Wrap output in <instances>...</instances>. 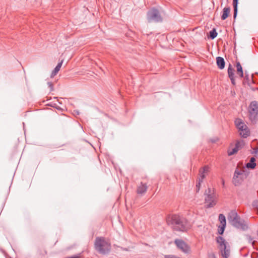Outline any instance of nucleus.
<instances>
[{
    "mask_svg": "<svg viewBox=\"0 0 258 258\" xmlns=\"http://www.w3.org/2000/svg\"><path fill=\"white\" fill-rule=\"evenodd\" d=\"M235 124L238 129L239 135L243 138H247L250 135V131L247 125L240 118H236Z\"/></svg>",
    "mask_w": 258,
    "mask_h": 258,
    "instance_id": "6",
    "label": "nucleus"
},
{
    "mask_svg": "<svg viewBox=\"0 0 258 258\" xmlns=\"http://www.w3.org/2000/svg\"><path fill=\"white\" fill-rule=\"evenodd\" d=\"M148 189V186L146 183L141 182L138 186L137 191L138 194L143 195L146 193Z\"/></svg>",
    "mask_w": 258,
    "mask_h": 258,
    "instance_id": "11",
    "label": "nucleus"
},
{
    "mask_svg": "<svg viewBox=\"0 0 258 258\" xmlns=\"http://www.w3.org/2000/svg\"><path fill=\"white\" fill-rule=\"evenodd\" d=\"M175 243L177 247L185 253H188L190 251L189 246L183 240L176 239Z\"/></svg>",
    "mask_w": 258,
    "mask_h": 258,
    "instance_id": "9",
    "label": "nucleus"
},
{
    "mask_svg": "<svg viewBox=\"0 0 258 258\" xmlns=\"http://www.w3.org/2000/svg\"><path fill=\"white\" fill-rule=\"evenodd\" d=\"M216 241L218 244V248L221 253L222 256L224 258H228L230 255V249L227 246V242L221 236L216 238Z\"/></svg>",
    "mask_w": 258,
    "mask_h": 258,
    "instance_id": "5",
    "label": "nucleus"
},
{
    "mask_svg": "<svg viewBox=\"0 0 258 258\" xmlns=\"http://www.w3.org/2000/svg\"><path fill=\"white\" fill-rule=\"evenodd\" d=\"M219 220L220 222L221 225L226 226V218H225V216L223 214H219Z\"/></svg>",
    "mask_w": 258,
    "mask_h": 258,
    "instance_id": "21",
    "label": "nucleus"
},
{
    "mask_svg": "<svg viewBox=\"0 0 258 258\" xmlns=\"http://www.w3.org/2000/svg\"><path fill=\"white\" fill-rule=\"evenodd\" d=\"M255 159L254 157H251L250 159L249 162L247 163L246 167L247 168L254 169L256 166Z\"/></svg>",
    "mask_w": 258,
    "mask_h": 258,
    "instance_id": "16",
    "label": "nucleus"
},
{
    "mask_svg": "<svg viewBox=\"0 0 258 258\" xmlns=\"http://www.w3.org/2000/svg\"><path fill=\"white\" fill-rule=\"evenodd\" d=\"M69 258H79V256H76V255H75V256H72L71 257H70Z\"/></svg>",
    "mask_w": 258,
    "mask_h": 258,
    "instance_id": "28",
    "label": "nucleus"
},
{
    "mask_svg": "<svg viewBox=\"0 0 258 258\" xmlns=\"http://www.w3.org/2000/svg\"><path fill=\"white\" fill-rule=\"evenodd\" d=\"M47 85H48L49 88H50V91H52L53 90V84L51 82H48L47 83Z\"/></svg>",
    "mask_w": 258,
    "mask_h": 258,
    "instance_id": "25",
    "label": "nucleus"
},
{
    "mask_svg": "<svg viewBox=\"0 0 258 258\" xmlns=\"http://www.w3.org/2000/svg\"><path fill=\"white\" fill-rule=\"evenodd\" d=\"M209 258H216L214 253H211L209 255Z\"/></svg>",
    "mask_w": 258,
    "mask_h": 258,
    "instance_id": "27",
    "label": "nucleus"
},
{
    "mask_svg": "<svg viewBox=\"0 0 258 258\" xmlns=\"http://www.w3.org/2000/svg\"><path fill=\"white\" fill-rule=\"evenodd\" d=\"M205 204L206 208H210L215 206L217 202V196L213 190L208 188L205 192Z\"/></svg>",
    "mask_w": 258,
    "mask_h": 258,
    "instance_id": "3",
    "label": "nucleus"
},
{
    "mask_svg": "<svg viewBox=\"0 0 258 258\" xmlns=\"http://www.w3.org/2000/svg\"><path fill=\"white\" fill-rule=\"evenodd\" d=\"M94 247L96 250L100 254H106L111 249L109 242L106 240L103 237H97L94 242Z\"/></svg>",
    "mask_w": 258,
    "mask_h": 258,
    "instance_id": "2",
    "label": "nucleus"
},
{
    "mask_svg": "<svg viewBox=\"0 0 258 258\" xmlns=\"http://www.w3.org/2000/svg\"><path fill=\"white\" fill-rule=\"evenodd\" d=\"M233 5L234 7V18L235 19L236 17L237 14V5H238V0H233Z\"/></svg>",
    "mask_w": 258,
    "mask_h": 258,
    "instance_id": "20",
    "label": "nucleus"
},
{
    "mask_svg": "<svg viewBox=\"0 0 258 258\" xmlns=\"http://www.w3.org/2000/svg\"><path fill=\"white\" fill-rule=\"evenodd\" d=\"M210 168L208 166H205L201 168L199 170V177L198 179L200 180V182H203L204 179L206 177V175L209 172Z\"/></svg>",
    "mask_w": 258,
    "mask_h": 258,
    "instance_id": "10",
    "label": "nucleus"
},
{
    "mask_svg": "<svg viewBox=\"0 0 258 258\" xmlns=\"http://www.w3.org/2000/svg\"><path fill=\"white\" fill-rule=\"evenodd\" d=\"M236 69H237V74L239 76L240 78H242L243 77V72L242 68L239 62H236Z\"/></svg>",
    "mask_w": 258,
    "mask_h": 258,
    "instance_id": "17",
    "label": "nucleus"
},
{
    "mask_svg": "<svg viewBox=\"0 0 258 258\" xmlns=\"http://www.w3.org/2000/svg\"><path fill=\"white\" fill-rule=\"evenodd\" d=\"M234 70L233 69L232 66L229 64L228 68V75L229 79L231 80L232 85H235L236 84L235 79H234Z\"/></svg>",
    "mask_w": 258,
    "mask_h": 258,
    "instance_id": "12",
    "label": "nucleus"
},
{
    "mask_svg": "<svg viewBox=\"0 0 258 258\" xmlns=\"http://www.w3.org/2000/svg\"><path fill=\"white\" fill-rule=\"evenodd\" d=\"M147 20L149 22H159L162 21L159 11L155 9H153L147 13Z\"/></svg>",
    "mask_w": 258,
    "mask_h": 258,
    "instance_id": "8",
    "label": "nucleus"
},
{
    "mask_svg": "<svg viewBox=\"0 0 258 258\" xmlns=\"http://www.w3.org/2000/svg\"><path fill=\"white\" fill-rule=\"evenodd\" d=\"M216 63L220 69L222 70L224 68L225 62L223 57L220 56L217 57L216 58Z\"/></svg>",
    "mask_w": 258,
    "mask_h": 258,
    "instance_id": "14",
    "label": "nucleus"
},
{
    "mask_svg": "<svg viewBox=\"0 0 258 258\" xmlns=\"http://www.w3.org/2000/svg\"><path fill=\"white\" fill-rule=\"evenodd\" d=\"M226 226L224 225H220L218 227V233L220 234H222L224 232V229L225 228Z\"/></svg>",
    "mask_w": 258,
    "mask_h": 258,
    "instance_id": "23",
    "label": "nucleus"
},
{
    "mask_svg": "<svg viewBox=\"0 0 258 258\" xmlns=\"http://www.w3.org/2000/svg\"><path fill=\"white\" fill-rule=\"evenodd\" d=\"M217 33L215 29H213L212 30L210 31V36L212 39H214L217 36Z\"/></svg>",
    "mask_w": 258,
    "mask_h": 258,
    "instance_id": "22",
    "label": "nucleus"
},
{
    "mask_svg": "<svg viewBox=\"0 0 258 258\" xmlns=\"http://www.w3.org/2000/svg\"><path fill=\"white\" fill-rule=\"evenodd\" d=\"M248 117L252 123H256L258 120V102L252 101L248 107Z\"/></svg>",
    "mask_w": 258,
    "mask_h": 258,
    "instance_id": "4",
    "label": "nucleus"
},
{
    "mask_svg": "<svg viewBox=\"0 0 258 258\" xmlns=\"http://www.w3.org/2000/svg\"><path fill=\"white\" fill-rule=\"evenodd\" d=\"M230 12V8H224L223 10V14L221 17L222 20H225L228 17Z\"/></svg>",
    "mask_w": 258,
    "mask_h": 258,
    "instance_id": "18",
    "label": "nucleus"
},
{
    "mask_svg": "<svg viewBox=\"0 0 258 258\" xmlns=\"http://www.w3.org/2000/svg\"><path fill=\"white\" fill-rule=\"evenodd\" d=\"M39 254L42 256H44L47 254V251L45 250H44L43 252L41 253L40 251L39 250Z\"/></svg>",
    "mask_w": 258,
    "mask_h": 258,
    "instance_id": "26",
    "label": "nucleus"
},
{
    "mask_svg": "<svg viewBox=\"0 0 258 258\" xmlns=\"http://www.w3.org/2000/svg\"><path fill=\"white\" fill-rule=\"evenodd\" d=\"M62 63H63V60H62L60 62H59L57 64V66L54 68V69L53 70V71H52V72L51 74V76H50L51 78L54 77L57 74V73L59 72V71L60 70V69L62 66Z\"/></svg>",
    "mask_w": 258,
    "mask_h": 258,
    "instance_id": "15",
    "label": "nucleus"
},
{
    "mask_svg": "<svg viewBox=\"0 0 258 258\" xmlns=\"http://www.w3.org/2000/svg\"><path fill=\"white\" fill-rule=\"evenodd\" d=\"M222 182L223 185L224 186V180L223 179H222Z\"/></svg>",
    "mask_w": 258,
    "mask_h": 258,
    "instance_id": "29",
    "label": "nucleus"
},
{
    "mask_svg": "<svg viewBox=\"0 0 258 258\" xmlns=\"http://www.w3.org/2000/svg\"><path fill=\"white\" fill-rule=\"evenodd\" d=\"M202 182H200V180L198 179L197 183L196 184V190L197 192H198L200 189L201 184Z\"/></svg>",
    "mask_w": 258,
    "mask_h": 258,
    "instance_id": "24",
    "label": "nucleus"
},
{
    "mask_svg": "<svg viewBox=\"0 0 258 258\" xmlns=\"http://www.w3.org/2000/svg\"><path fill=\"white\" fill-rule=\"evenodd\" d=\"M227 219L229 222L233 226L238 228H242V223L236 211H230L228 214Z\"/></svg>",
    "mask_w": 258,
    "mask_h": 258,
    "instance_id": "7",
    "label": "nucleus"
},
{
    "mask_svg": "<svg viewBox=\"0 0 258 258\" xmlns=\"http://www.w3.org/2000/svg\"><path fill=\"white\" fill-rule=\"evenodd\" d=\"M166 223L176 231H184L188 228L187 220L179 215H168L166 218Z\"/></svg>",
    "mask_w": 258,
    "mask_h": 258,
    "instance_id": "1",
    "label": "nucleus"
},
{
    "mask_svg": "<svg viewBox=\"0 0 258 258\" xmlns=\"http://www.w3.org/2000/svg\"><path fill=\"white\" fill-rule=\"evenodd\" d=\"M241 173L239 171H235L233 178V182L235 184V185H238L240 183V181L238 179V175H240Z\"/></svg>",
    "mask_w": 258,
    "mask_h": 258,
    "instance_id": "19",
    "label": "nucleus"
},
{
    "mask_svg": "<svg viewBox=\"0 0 258 258\" xmlns=\"http://www.w3.org/2000/svg\"><path fill=\"white\" fill-rule=\"evenodd\" d=\"M242 144V142H237L234 148H233L231 150H228V154L229 156H231L236 153L238 151L239 148L240 147V146Z\"/></svg>",
    "mask_w": 258,
    "mask_h": 258,
    "instance_id": "13",
    "label": "nucleus"
}]
</instances>
